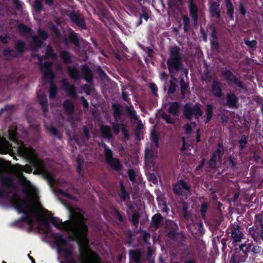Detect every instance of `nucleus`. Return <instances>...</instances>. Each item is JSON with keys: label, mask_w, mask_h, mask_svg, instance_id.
I'll use <instances>...</instances> for the list:
<instances>
[{"label": "nucleus", "mask_w": 263, "mask_h": 263, "mask_svg": "<svg viewBox=\"0 0 263 263\" xmlns=\"http://www.w3.org/2000/svg\"><path fill=\"white\" fill-rule=\"evenodd\" d=\"M161 216L159 214L154 215L152 218V222L157 228L161 221Z\"/></svg>", "instance_id": "nucleus-26"}, {"label": "nucleus", "mask_w": 263, "mask_h": 263, "mask_svg": "<svg viewBox=\"0 0 263 263\" xmlns=\"http://www.w3.org/2000/svg\"><path fill=\"white\" fill-rule=\"evenodd\" d=\"M190 14L192 15V17L194 19L195 23H196L197 17V9L193 2L192 1H191L190 5Z\"/></svg>", "instance_id": "nucleus-13"}, {"label": "nucleus", "mask_w": 263, "mask_h": 263, "mask_svg": "<svg viewBox=\"0 0 263 263\" xmlns=\"http://www.w3.org/2000/svg\"><path fill=\"white\" fill-rule=\"evenodd\" d=\"M16 129L15 125H12L9 129V138L15 142L13 147L4 137L0 135V154L12 155L13 148L19 155L27 159L36 168L37 173L43 174L51 184L55 185V194L67 208L70 215V219L63 222L52 217L49 211L43 208L39 200L36 188L22 175L24 172L30 173L32 170L31 166L16 164L10 169H8L0 161V177L2 183L12 190L21 189L26 195L25 199L16 195H14L11 199L14 208L22 214L21 220L24 223L23 226L28 229L36 230L40 233L52 238L57 249H72L61 235L51 232L49 224H52L60 230L67 231L72 239L76 240L83 249H87L88 243L86 237L87 229L84 223L82 210L72 208L69 205V201L73 198L65 191H68L70 185L63 179H56L47 172L43 162L32 148L27 147L21 142L15 141Z\"/></svg>", "instance_id": "nucleus-1"}, {"label": "nucleus", "mask_w": 263, "mask_h": 263, "mask_svg": "<svg viewBox=\"0 0 263 263\" xmlns=\"http://www.w3.org/2000/svg\"><path fill=\"white\" fill-rule=\"evenodd\" d=\"M64 107L68 113H71L73 110V104L69 101H67L64 103Z\"/></svg>", "instance_id": "nucleus-23"}, {"label": "nucleus", "mask_w": 263, "mask_h": 263, "mask_svg": "<svg viewBox=\"0 0 263 263\" xmlns=\"http://www.w3.org/2000/svg\"><path fill=\"white\" fill-rule=\"evenodd\" d=\"M46 128L51 134L54 136L57 135V129L52 126H46Z\"/></svg>", "instance_id": "nucleus-46"}, {"label": "nucleus", "mask_w": 263, "mask_h": 263, "mask_svg": "<svg viewBox=\"0 0 263 263\" xmlns=\"http://www.w3.org/2000/svg\"><path fill=\"white\" fill-rule=\"evenodd\" d=\"M33 41L34 44V47H33L34 50H36V48H38L40 47H41L43 42L42 41L39 40L38 37L35 36H33Z\"/></svg>", "instance_id": "nucleus-31"}, {"label": "nucleus", "mask_w": 263, "mask_h": 263, "mask_svg": "<svg viewBox=\"0 0 263 263\" xmlns=\"http://www.w3.org/2000/svg\"><path fill=\"white\" fill-rule=\"evenodd\" d=\"M151 139L152 143L147 145L145 150V161L149 163L153 161L156 154V149L158 147V137L156 132L154 130L151 132Z\"/></svg>", "instance_id": "nucleus-3"}, {"label": "nucleus", "mask_w": 263, "mask_h": 263, "mask_svg": "<svg viewBox=\"0 0 263 263\" xmlns=\"http://www.w3.org/2000/svg\"><path fill=\"white\" fill-rule=\"evenodd\" d=\"M131 257L135 260V261L138 262L140 258V253L138 251H133L130 253Z\"/></svg>", "instance_id": "nucleus-30"}, {"label": "nucleus", "mask_w": 263, "mask_h": 263, "mask_svg": "<svg viewBox=\"0 0 263 263\" xmlns=\"http://www.w3.org/2000/svg\"><path fill=\"white\" fill-rule=\"evenodd\" d=\"M128 175L129 178V179L132 182L135 181L136 174L135 172L133 170H129L128 172Z\"/></svg>", "instance_id": "nucleus-41"}, {"label": "nucleus", "mask_w": 263, "mask_h": 263, "mask_svg": "<svg viewBox=\"0 0 263 263\" xmlns=\"http://www.w3.org/2000/svg\"><path fill=\"white\" fill-rule=\"evenodd\" d=\"M57 89L56 87H55L53 84H51L50 86V98H53L55 96L57 93Z\"/></svg>", "instance_id": "nucleus-34"}, {"label": "nucleus", "mask_w": 263, "mask_h": 263, "mask_svg": "<svg viewBox=\"0 0 263 263\" xmlns=\"http://www.w3.org/2000/svg\"><path fill=\"white\" fill-rule=\"evenodd\" d=\"M116 215L119 220L122 221L123 220V218L121 215L118 212L116 213Z\"/></svg>", "instance_id": "nucleus-61"}, {"label": "nucleus", "mask_w": 263, "mask_h": 263, "mask_svg": "<svg viewBox=\"0 0 263 263\" xmlns=\"http://www.w3.org/2000/svg\"><path fill=\"white\" fill-rule=\"evenodd\" d=\"M37 97L39 98L40 104L42 106V108L44 113H46L47 111V107L46 96L43 93L41 95L38 93Z\"/></svg>", "instance_id": "nucleus-11"}, {"label": "nucleus", "mask_w": 263, "mask_h": 263, "mask_svg": "<svg viewBox=\"0 0 263 263\" xmlns=\"http://www.w3.org/2000/svg\"><path fill=\"white\" fill-rule=\"evenodd\" d=\"M179 110V105L177 103H173L170 104L168 111L170 113L176 115Z\"/></svg>", "instance_id": "nucleus-19"}, {"label": "nucleus", "mask_w": 263, "mask_h": 263, "mask_svg": "<svg viewBox=\"0 0 263 263\" xmlns=\"http://www.w3.org/2000/svg\"><path fill=\"white\" fill-rule=\"evenodd\" d=\"M38 33L40 36L43 39H45L48 37L47 34L44 30L39 29Z\"/></svg>", "instance_id": "nucleus-47"}, {"label": "nucleus", "mask_w": 263, "mask_h": 263, "mask_svg": "<svg viewBox=\"0 0 263 263\" xmlns=\"http://www.w3.org/2000/svg\"><path fill=\"white\" fill-rule=\"evenodd\" d=\"M60 56L62 60L66 63H68L70 61V57L67 52L63 51L61 53Z\"/></svg>", "instance_id": "nucleus-27"}, {"label": "nucleus", "mask_w": 263, "mask_h": 263, "mask_svg": "<svg viewBox=\"0 0 263 263\" xmlns=\"http://www.w3.org/2000/svg\"><path fill=\"white\" fill-rule=\"evenodd\" d=\"M229 77L228 79L229 81H233L235 84H237L239 87H242L241 83L240 82H239L233 74H232L231 73H229Z\"/></svg>", "instance_id": "nucleus-33"}, {"label": "nucleus", "mask_w": 263, "mask_h": 263, "mask_svg": "<svg viewBox=\"0 0 263 263\" xmlns=\"http://www.w3.org/2000/svg\"><path fill=\"white\" fill-rule=\"evenodd\" d=\"M212 92L216 97H220L221 90L219 84L217 82H214L212 86Z\"/></svg>", "instance_id": "nucleus-14"}, {"label": "nucleus", "mask_w": 263, "mask_h": 263, "mask_svg": "<svg viewBox=\"0 0 263 263\" xmlns=\"http://www.w3.org/2000/svg\"><path fill=\"white\" fill-rule=\"evenodd\" d=\"M83 160L81 157H78L77 158V171L80 175H82V171L83 169Z\"/></svg>", "instance_id": "nucleus-22"}, {"label": "nucleus", "mask_w": 263, "mask_h": 263, "mask_svg": "<svg viewBox=\"0 0 263 263\" xmlns=\"http://www.w3.org/2000/svg\"><path fill=\"white\" fill-rule=\"evenodd\" d=\"M139 215L137 213H135L132 216V221L135 226H137L138 223Z\"/></svg>", "instance_id": "nucleus-44"}, {"label": "nucleus", "mask_w": 263, "mask_h": 263, "mask_svg": "<svg viewBox=\"0 0 263 263\" xmlns=\"http://www.w3.org/2000/svg\"><path fill=\"white\" fill-rule=\"evenodd\" d=\"M104 148V152L106 157V160L110 166L115 170H119L120 167V164L118 159L112 157L111 151L108 148L106 145L102 144Z\"/></svg>", "instance_id": "nucleus-5"}, {"label": "nucleus", "mask_w": 263, "mask_h": 263, "mask_svg": "<svg viewBox=\"0 0 263 263\" xmlns=\"http://www.w3.org/2000/svg\"><path fill=\"white\" fill-rule=\"evenodd\" d=\"M162 118L163 119L168 123H173L174 121L173 120H172L170 117L167 115V114H163L162 115Z\"/></svg>", "instance_id": "nucleus-42"}, {"label": "nucleus", "mask_w": 263, "mask_h": 263, "mask_svg": "<svg viewBox=\"0 0 263 263\" xmlns=\"http://www.w3.org/2000/svg\"><path fill=\"white\" fill-rule=\"evenodd\" d=\"M189 19L187 17L185 16L183 17V23L185 25V26L189 24Z\"/></svg>", "instance_id": "nucleus-55"}, {"label": "nucleus", "mask_w": 263, "mask_h": 263, "mask_svg": "<svg viewBox=\"0 0 263 263\" xmlns=\"http://www.w3.org/2000/svg\"><path fill=\"white\" fill-rule=\"evenodd\" d=\"M200 140V131L199 129H197L196 134V141L199 142Z\"/></svg>", "instance_id": "nucleus-56"}, {"label": "nucleus", "mask_w": 263, "mask_h": 263, "mask_svg": "<svg viewBox=\"0 0 263 263\" xmlns=\"http://www.w3.org/2000/svg\"><path fill=\"white\" fill-rule=\"evenodd\" d=\"M162 210L164 212L167 213L169 211V209L165 205H164L163 208L162 209Z\"/></svg>", "instance_id": "nucleus-62"}, {"label": "nucleus", "mask_w": 263, "mask_h": 263, "mask_svg": "<svg viewBox=\"0 0 263 263\" xmlns=\"http://www.w3.org/2000/svg\"><path fill=\"white\" fill-rule=\"evenodd\" d=\"M84 132L86 136V138L88 139L89 138V133L88 130L86 129V127L84 128Z\"/></svg>", "instance_id": "nucleus-57"}, {"label": "nucleus", "mask_w": 263, "mask_h": 263, "mask_svg": "<svg viewBox=\"0 0 263 263\" xmlns=\"http://www.w3.org/2000/svg\"><path fill=\"white\" fill-rule=\"evenodd\" d=\"M245 43L247 46H249L250 47H253L256 45L257 42L255 40H246Z\"/></svg>", "instance_id": "nucleus-43"}, {"label": "nucleus", "mask_w": 263, "mask_h": 263, "mask_svg": "<svg viewBox=\"0 0 263 263\" xmlns=\"http://www.w3.org/2000/svg\"><path fill=\"white\" fill-rule=\"evenodd\" d=\"M168 68L171 73L178 71L181 68V59L179 55V48L172 47L170 49V57L167 60Z\"/></svg>", "instance_id": "nucleus-2"}, {"label": "nucleus", "mask_w": 263, "mask_h": 263, "mask_svg": "<svg viewBox=\"0 0 263 263\" xmlns=\"http://www.w3.org/2000/svg\"><path fill=\"white\" fill-rule=\"evenodd\" d=\"M239 11L243 15H245L246 14V9L241 4H240L239 5Z\"/></svg>", "instance_id": "nucleus-50"}, {"label": "nucleus", "mask_w": 263, "mask_h": 263, "mask_svg": "<svg viewBox=\"0 0 263 263\" xmlns=\"http://www.w3.org/2000/svg\"><path fill=\"white\" fill-rule=\"evenodd\" d=\"M69 39L74 44H78V39L75 33H71L69 36Z\"/></svg>", "instance_id": "nucleus-39"}, {"label": "nucleus", "mask_w": 263, "mask_h": 263, "mask_svg": "<svg viewBox=\"0 0 263 263\" xmlns=\"http://www.w3.org/2000/svg\"><path fill=\"white\" fill-rule=\"evenodd\" d=\"M45 58L46 59L51 58L52 59H54L57 58V55L53 52L52 50L50 47H48Z\"/></svg>", "instance_id": "nucleus-21"}, {"label": "nucleus", "mask_w": 263, "mask_h": 263, "mask_svg": "<svg viewBox=\"0 0 263 263\" xmlns=\"http://www.w3.org/2000/svg\"><path fill=\"white\" fill-rule=\"evenodd\" d=\"M226 8L228 14L230 15L231 19L233 18V6L230 0H227L226 2Z\"/></svg>", "instance_id": "nucleus-18"}, {"label": "nucleus", "mask_w": 263, "mask_h": 263, "mask_svg": "<svg viewBox=\"0 0 263 263\" xmlns=\"http://www.w3.org/2000/svg\"><path fill=\"white\" fill-rule=\"evenodd\" d=\"M166 77V74L165 72H162L161 74V79L162 80H164Z\"/></svg>", "instance_id": "nucleus-63"}, {"label": "nucleus", "mask_w": 263, "mask_h": 263, "mask_svg": "<svg viewBox=\"0 0 263 263\" xmlns=\"http://www.w3.org/2000/svg\"><path fill=\"white\" fill-rule=\"evenodd\" d=\"M82 103L84 105V106L86 108L88 107V102L86 101V100L84 99V98H82Z\"/></svg>", "instance_id": "nucleus-54"}, {"label": "nucleus", "mask_w": 263, "mask_h": 263, "mask_svg": "<svg viewBox=\"0 0 263 263\" xmlns=\"http://www.w3.org/2000/svg\"><path fill=\"white\" fill-rule=\"evenodd\" d=\"M41 63V70L44 74V77L47 81H52L53 78V74L50 69L52 63L50 62H45L42 64L43 58H39Z\"/></svg>", "instance_id": "nucleus-6"}, {"label": "nucleus", "mask_w": 263, "mask_h": 263, "mask_svg": "<svg viewBox=\"0 0 263 263\" xmlns=\"http://www.w3.org/2000/svg\"><path fill=\"white\" fill-rule=\"evenodd\" d=\"M62 84L64 89L71 97H74L76 95V92L73 85H69L66 80H64Z\"/></svg>", "instance_id": "nucleus-8"}, {"label": "nucleus", "mask_w": 263, "mask_h": 263, "mask_svg": "<svg viewBox=\"0 0 263 263\" xmlns=\"http://www.w3.org/2000/svg\"><path fill=\"white\" fill-rule=\"evenodd\" d=\"M149 17V14L148 13H145L142 14L140 17L141 18H144L146 21H147Z\"/></svg>", "instance_id": "nucleus-52"}, {"label": "nucleus", "mask_w": 263, "mask_h": 263, "mask_svg": "<svg viewBox=\"0 0 263 263\" xmlns=\"http://www.w3.org/2000/svg\"><path fill=\"white\" fill-rule=\"evenodd\" d=\"M195 127V124L193 123H191L190 124H187L185 126V132L187 134L190 133L192 128Z\"/></svg>", "instance_id": "nucleus-38"}, {"label": "nucleus", "mask_w": 263, "mask_h": 263, "mask_svg": "<svg viewBox=\"0 0 263 263\" xmlns=\"http://www.w3.org/2000/svg\"><path fill=\"white\" fill-rule=\"evenodd\" d=\"M34 8L37 12H39L42 9L41 2L39 0H35Z\"/></svg>", "instance_id": "nucleus-35"}, {"label": "nucleus", "mask_w": 263, "mask_h": 263, "mask_svg": "<svg viewBox=\"0 0 263 263\" xmlns=\"http://www.w3.org/2000/svg\"><path fill=\"white\" fill-rule=\"evenodd\" d=\"M189 186L187 183L180 180L174 186V191L177 194H182L189 191Z\"/></svg>", "instance_id": "nucleus-7"}, {"label": "nucleus", "mask_w": 263, "mask_h": 263, "mask_svg": "<svg viewBox=\"0 0 263 263\" xmlns=\"http://www.w3.org/2000/svg\"><path fill=\"white\" fill-rule=\"evenodd\" d=\"M143 124L141 121L138 122V125H137V128L139 129H142L143 128Z\"/></svg>", "instance_id": "nucleus-60"}, {"label": "nucleus", "mask_w": 263, "mask_h": 263, "mask_svg": "<svg viewBox=\"0 0 263 263\" xmlns=\"http://www.w3.org/2000/svg\"><path fill=\"white\" fill-rule=\"evenodd\" d=\"M149 88H151V89L152 90V91H153V92L155 95H156L157 94V89L156 88V86L155 84H150L149 85Z\"/></svg>", "instance_id": "nucleus-49"}, {"label": "nucleus", "mask_w": 263, "mask_h": 263, "mask_svg": "<svg viewBox=\"0 0 263 263\" xmlns=\"http://www.w3.org/2000/svg\"><path fill=\"white\" fill-rule=\"evenodd\" d=\"M183 112L184 116L189 119H191L194 117L198 119L202 115V112L198 104H196L194 106L186 104L184 107Z\"/></svg>", "instance_id": "nucleus-4"}, {"label": "nucleus", "mask_w": 263, "mask_h": 263, "mask_svg": "<svg viewBox=\"0 0 263 263\" xmlns=\"http://www.w3.org/2000/svg\"><path fill=\"white\" fill-rule=\"evenodd\" d=\"M219 158V152L217 151V152L214 154L212 157V158L210 159L209 161V165L212 167H214L216 165V161Z\"/></svg>", "instance_id": "nucleus-20"}, {"label": "nucleus", "mask_w": 263, "mask_h": 263, "mask_svg": "<svg viewBox=\"0 0 263 263\" xmlns=\"http://www.w3.org/2000/svg\"><path fill=\"white\" fill-rule=\"evenodd\" d=\"M227 102L230 107H237V101L233 94H229L227 97Z\"/></svg>", "instance_id": "nucleus-12"}, {"label": "nucleus", "mask_w": 263, "mask_h": 263, "mask_svg": "<svg viewBox=\"0 0 263 263\" xmlns=\"http://www.w3.org/2000/svg\"><path fill=\"white\" fill-rule=\"evenodd\" d=\"M0 39H1V41L4 43H6L8 42V37L7 36H1Z\"/></svg>", "instance_id": "nucleus-53"}, {"label": "nucleus", "mask_w": 263, "mask_h": 263, "mask_svg": "<svg viewBox=\"0 0 263 263\" xmlns=\"http://www.w3.org/2000/svg\"><path fill=\"white\" fill-rule=\"evenodd\" d=\"M24 47V44L22 42H18L16 44V47L20 51H23Z\"/></svg>", "instance_id": "nucleus-48"}, {"label": "nucleus", "mask_w": 263, "mask_h": 263, "mask_svg": "<svg viewBox=\"0 0 263 263\" xmlns=\"http://www.w3.org/2000/svg\"><path fill=\"white\" fill-rule=\"evenodd\" d=\"M18 29H19V30L23 33H25V34H30L31 33V29L29 28H27L26 26H25V25H23V24H20L19 26H18Z\"/></svg>", "instance_id": "nucleus-28"}, {"label": "nucleus", "mask_w": 263, "mask_h": 263, "mask_svg": "<svg viewBox=\"0 0 263 263\" xmlns=\"http://www.w3.org/2000/svg\"><path fill=\"white\" fill-rule=\"evenodd\" d=\"M114 132L115 134H118L119 132L120 127L118 124H114L113 125Z\"/></svg>", "instance_id": "nucleus-51"}, {"label": "nucleus", "mask_w": 263, "mask_h": 263, "mask_svg": "<svg viewBox=\"0 0 263 263\" xmlns=\"http://www.w3.org/2000/svg\"><path fill=\"white\" fill-rule=\"evenodd\" d=\"M182 142H183V145H182V149L183 150H185V149H186V147L185 146L186 142L185 141V140H184V138H182Z\"/></svg>", "instance_id": "nucleus-59"}, {"label": "nucleus", "mask_w": 263, "mask_h": 263, "mask_svg": "<svg viewBox=\"0 0 263 263\" xmlns=\"http://www.w3.org/2000/svg\"><path fill=\"white\" fill-rule=\"evenodd\" d=\"M218 9L219 5L217 3H214L211 5L210 10L212 16H216L217 18L219 17L220 14Z\"/></svg>", "instance_id": "nucleus-9"}, {"label": "nucleus", "mask_w": 263, "mask_h": 263, "mask_svg": "<svg viewBox=\"0 0 263 263\" xmlns=\"http://www.w3.org/2000/svg\"><path fill=\"white\" fill-rule=\"evenodd\" d=\"M68 71L70 76L75 79H78L80 78L79 74L75 67L69 66Z\"/></svg>", "instance_id": "nucleus-16"}, {"label": "nucleus", "mask_w": 263, "mask_h": 263, "mask_svg": "<svg viewBox=\"0 0 263 263\" xmlns=\"http://www.w3.org/2000/svg\"><path fill=\"white\" fill-rule=\"evenodd\" d=\"M114 108L115 109L114 111V116L116 118L118 117L120 115V106L118 105H114Z\"/></svg>", "instance_id": "nucleus-40"}, {"label": "nucleus", "mask_w": 263, "mask_h": 263, "mask_svg": "<svg viewBox=\"0 0 263 263\" xmlns=\"http://www.w3.org/2000/svg\"><path fill=\"white\" fill-rule=\"evenodd\" d=\"M207 205L206 203H203L201 207V213L203 217L205 216V213L206 211Z\"/></svg>", "instance_id": "nucleus-45"}, {"label": "nucleus", "mask_w": 263, "mask_h": 263, "mask_svg": "<svg viewBox=\"0 0 263 263\" xmlns=\"http://www.w3.org/2000/svg\"><path fill=\"white\" fill-rule=\"evenodd\" d=\"M101 130L103 136L107 138H110L111 137V133L110 128L107 126H102Z\"/></svg>", "instance_id": "nucleus-17"}, {"label": "nucleus", "mask_w": 263, "mask_h": 263, "mask_svg": "<svg viewBox=\"0 0 263 263\" xmlns=\"http://www.w3.org/2000/svg\"><path fill=\"white\" fill-rule=\"evenodd\" d=\"M174 90H175V88L173 87V85L171 84V85L169 88L168 92L172 93V92H173Z\"/></svg>", "instance_id": "nucleus-64"}, {"label": "nucleus", "mask_w": 263, "mask_h": 263, "mask_svg": "<svg viewBox=\"0 0 263 263\" xmlns=\"http://www.w3.org/2000/svg\"><path fill=\"white\" fill-rule=\"evenodd\" d=\"M147 178L148 179L153 183L156 184L157 183V178L154 174H149L148 175Z\"/></svg>", "instance_id": "nucleus-37"}, {"label": "nucleus", "mask_w": 263, "mask_h": 263, "mask_svg": "<svg viewBox=\"0 0 263 263\" xmlns=\"http://www.w3.org/2000/svg\"><path fill=\"white\" fill-rule=\"evenodd\" d=\"M84 78L87 81H90L92 77L91 71L86 66H84L82 68Z\"/></svg>", "instance_id": "nucleus-15"}, {"label": "nucleus", "mask_w": 263, "mask_h": 263, "mask_svg": "<svg viewBox=\"0 0 263 263\" xmlns=\"http://www.w3.org/2000/svg\"><path fill=\"white\" fill-rule=\"evenodd\" d=\"M70 17L71 20L73 22L76 23L77 24L83 28H85L84 22L82 18L80 17V16H78L77 15L74 14H71L70 15Z\"/></svg>", "instance_id": "nucleus-10"}, {"label": "nucleus", "mask_w": 263, "mask_h": 263, "mask_svg": "<svg viewBox=\"0 0 263 263\" xmlns=\"http://www.w3.org/2000/svg\"><path fill=\"white\" fill-rule=\"evenodd\" d=\"M120 185L121 191L119 193L120 196L123 200H125L128 198V194L126 192L122 183H120Z\"/></svg>", "instance_id": "nucleus-25"}, {"label": "nucleus", "mask_w": 263, "mask_h": 263, "mask_svg": "<svg viewBox=\"0 0 263 263\" xmlns=\"http://www.w3.org/2000/svg\"><path fill=\"white\" fill-rule=\"evenodd\" d=\"M130 115L132 117V118H133L134 119H136V116L135 111L134 110H133V111L130 110Z\"/></svg>", "instance_id": "nucleus-58"}, {"label": "nucleus", "mask_w": 263, "mask_h": 263, "mask_svg": "<svg viewBox=\"0 0 263 263\" xmlns=\"http://www.w3.org/2000/svg\"><path fill=\"white\" fill-rule=\"evenodd\" d=\"M247 140L246 136L244 135L242 136L239 141L240 146L241 149H242L244 147L245 145L247 143Z\"/></svg>", "instance_id": "nucleus-36"}, {"label": "nucleus", "mask_w": 263, "mask_h": 263, "mask_svg": "<svg viewBox=\"0 0 263 263\" xmlns=\"http://www.w3.org/2000/svg\"><path fill=\"white\" fill-rule=\"evenodd\" d=\"M232 236L234 239V241L236 242L239 241L242 237V234L239 231L238 232V233L236 232H233Z\"/></svg>", "instance_id": "nucleus-32"}, {"label": "nucleus", "mask_w": 263, "mask_h": 263, "mask_svg": "<svg viewBox=\"0 0 263 263\" xmlns=\"http://www.w3.org/2000/svg\"><path fill=\"white\" fill-rule=\"evenodd\" d=\"M206 122H208L211 120L212 116V107L210 105H208L206 106Z\"/></svg>", "instance_id": "nucleus-24"}, {"label": "nucleus", "mask_w": 263, "mask_h": 263, "mask_svg": "<svg viewBox=\"0 0 263 263\" xmlns=\"http://www.w3.org/2000/svg\"><path fill=\"white\" fill-rule=\"evenodd\" d=\"M181 93L183 97H184L185 91L188 88V84L184 82L182 79H181Z\"/></svg>", "instance_id": "nucleus-29"}]
</instances>
